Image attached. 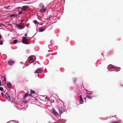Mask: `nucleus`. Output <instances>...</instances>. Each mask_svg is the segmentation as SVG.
I'll return each mask as SVG.
<instances>
[{"label":"nucleus","mask_w":123,"mask_h":123,"mask_svg":"<svg viewBox=\"0 0 123 123\" xmlns=\"http://www.w3.org/2000/svg\"><path fill=\"white\" fill-rule=\"evenodd\" d=\"M107 68L110 71H111V70H110V69L112 68L115 69V70L116 71H119L120 69V68L119 67H116V68H114L112 67V65H110L108 66Z\"/></svg>","instance_id":"f257e3e1"},{"label":"nucleus","mask_w":123,"mask_h":123,"mask_svg":"<svg viewBox=\"0 0 123 123\" xmlns=\"http://www.w3.org/2000/svg\"><path fill=\"white\" fill-rule=\"evenodd\" d=\"M16 26L19 29L21 30L24 29L25 26L23 23H20L19 24H16Z\"/></svg>","instance_id":"f03ea898"},{"label":"nucleus","mask_w":123,"mask_h":123,"mask_svg":"<svg viewBox=\"0 0 123 123\" xmlns=\"http://www.w3.org/2000/svg\"><path fill=\"white\" fill-rule=\"evenodd\" d=\"M22 42L24 44H28V41L25 37H22Z\"/></svg>","instance_id":"7ed1b4c3"},{"label":"nucleus","mask_w":123,"mask_h":123,"mask_svg":"<svg viewBox=\"0 0 123 123\" xmlns=\"http://www.w3.org/2000/svg\"><path fill=\"white\" fill-rule=\"evenodd\" d=\"M43 71L42 69L41 68H40L36 70L35 73H39L42 72Z\"/></svg>","instance_id":"20e7f679"},{"label":"nucleus","mask_w":123,"mask_h":123,"mask_svg":"<svg viewBox=\"0 0 123 123\" xmlns=\"http://www.w3.org/2000/svg\"><path fill=\"white\" fill-rule=\"evenodd\" d=\"M86 95L87 97L89 98H91V97H93V95H92V93H87L86 94Z\"/></svg>","instance_id":"39448f33"},{"label":"nucleus","mask_w":123,"mask_h":123,"mask_svg":"<svg viewBox=\"0 0 123 123\" xmlns=\"http://www.w3.org/2000/svg\"><path fill=\"white\" fill-rule=\"evenodd\" d=\"M59 111L60 114L61 115L63 112H64L65 110L63 109L62 107H60L59 109Z\"/></svg>","instance_id":"423d86ee"},{"label":"nucleus","mask_w":123,"mask_h":123,"mask_svg":"<svg viewBox=\"0 0 123 123\" xmlns=\"http://www.w3.org/2000/svg\"><path fill=\"white\" fill-rule=\"evenodd\" d=\"M52 112L54 115H55L56 117L57 116H58V114L57 113V112L55 111V109H53L52 110Z\"/></svg>","instance_id":"0eeeda50"},{"label":"nucleus","mask_w":123,"mask_h":123,"mask_svg":"<svg viewBox=\"0 0 123 123\" xmlns=\"http://www.w3.org/2000/svg\"><path fill=\"white\" fill-rule=\"evenodd\" d=\"M28 6H23L21 8V10L23 11H25L26 10L28 9Z\"/></svg>","instance_id":"6e6552de"},{"label":"nucleus","mask_w":123,"mask_h":123,"mask_svg":"<svg viewBox=\"0 0 123 123\" xmlns=\"http://www.w3.org/2000/svg\"><path fill=\"white\" fill-rule=\"evenodd\" d=\"M35 57L34 56H32L30 58V62L31 63H33L35 61Z\"/></svg>","instance_id":"1a4fd4ad"},{"label":"nucleus","mask_w":123,"mask_h":123,"mask_svg":"<svg viewBox=\"0 0 123 123\" xmlns=\"http://www.w3.org/2000/svg\"><path fill=\"white\" fill-rule=\"evenodd\" d=\"M5 96L7 99L8 100H10V96L8 95L7 93H6L5 94Z\"/></svg>","instance_id":"9d476101"},{"label":"nucleus","mask_w":123,"mask_h":123,"mask_svg":"<svg viewBox=\"0 0 123 123\" xmlns=\"http://www.w3.org/2000/svg\"><path fill=\"white\" fill-rule=\"evenodd\" d=\"M79 97L80 98V102L81 104H83V101L82 99V98L81 95H80L79 96Z\"/></svg>","instance_id":"9b49d317"},{"label":"nucleus","mask_w":123,"mask_h":123,"mask_svg":"<svg viewBox=\"0 0 123 123\" xmlns=\"http://www.w3.org/2000/svg\"><path fill=\"white\" fill-rule=\"evenodd\" d=\"M47 10L46 8H43L42 9H41L40 10V12H43L46 11Z\"/></svg>","instance_id":"f8f14e48"},{"label":"nucleus","mask_w":123,"mask_h":123,"mask_svg":"<svg viewBox=\"0 0 123 123\" xmlns=\"http://www.w3.org/2000/svg\"><path fill=\"white\" fill-rule=\"evenodd\" d=\"M7 86L9 88L11 89L12 88V84L11 83H7Z\"/></svg>","instance_id":"ddd939ff"},{"label":"nucleus","mask_w":123,"mask_h":123,"mask_svg":"<svg viewBox=\"0 0 123 123\" xmlns=\"http://www.w3.org/2000/svg\"><path fill=\"white\" fill-rule=\"evenodd\" d=\"M10 17H16L17 16V14L16 13H14V14L9 15Z\"/></svg>","instance_id":"4468645a"},{"label":"nucleus","mask_w":123,"mask_h":123,"mask_svg":"<svg viewBox=\"0 0 123 123\" xmlns=\"http://www.w3.org/2000/svg\"><path fill=\"white\" fill-rule=\"evenodd\" d=\"M14 62L12 61H9L8 62V63L9 65H12L14 63Z\"/></svg>","instance_id":"2eb2a0df"},{"label":"nucleus","mask_w":123,"mask_h":123,"mask_svg":"<svg viewBox=\"0 0 123 123\" xmlns=\"http://www.w3.org/2000/svg\"><path fill=\"white\" fill-rule=\"evenodd\" d=\"M65 122V121L64 120V122H63V120L62 119V120H60L58 121L59 123H64Z\"/></svg>","instance_id":"dca6fc26"},{"label":"nucleus","mask_w":123,"mask_h":123,"mask_svg":"<svg viewBox=\"0 0 123 123\" xmlns=\"http://www.w3.org/2000/svg\"><path fill=\"white\" fill-rule=\"evenodd\" d=\"M40 7L41 8H44V6L43 3H41L39 5Z\"/></svg>","instance_id":"f3484780"},{"label":"nucleus","mask_w":123,"mask_h":123,"mask_svg":"<svg viewBox=\"0 0 123 123\" xmlns=\"http://www.w3.org/2000/svg\"><path fill=\"white\" fill-rule=\"evenodd\" d=\"M33 23L35 24H38L39 22H38L36 20H35L33 21Z\"/></svg>","instance_id":"a211bd4d"},{"label":"nucleus","mask_w":123,"mask_h":123,"mask_svg":"<svg viewBox=\"0 0 123 123\" xmlns=\"http://www.w3.org/2000/svg\"><path fill=\"white\" fill-rule=\"evenodd\" d=\"M39 29V31L41 32H42L44 31V29L42 28H40Z\"/></svg>","instance_id":"6ab92c4d"},{"label":"nucleus","mask_w":123,"mask_h":123,"mask_svg":"<svg viewBox=\"0 0 123 123\" xmlns=\"http://www.w3.org/2000/svg\"><path fill=\"white\" fill-rule=\"evenodd\" d=\"M5 9H11L10 7V6L6 7L5 8Z\"/></svg>","instance_id":"aec40b11"},{"label":"nucleus","mask_w":123,"mask_h":123,"mask_svg":"<svg viewBox=\"0 0 123 123\" xmlns=\"http://www.w3.org/2000/svg\"><path fill=\"white\" fill-rule=\"evenodd\" d=\"M35 93V91H33V90H31V94H32L33 93Z\"/></svg>","instance_id":"412c9836"},{"label":"nucleus","mask_w":123,"mask_h":123,"mask_svg":"<svg viewBox=\"0 0 123 123\" xmlns=\"http://www.w3.org/2000/svg\"><path fill=\"white\" fill-rule=\"evenodd\" d=\"M10 123H17L15 121H10Z\"/></svg>","instance_id":"4be33fe9"},{"label":"nucleus","mask_w":123,"mask_h":123,"mask_svg":"<svg viewBox=\"0 0 123 123\" xmlns=\"http://www.w3.org/2000/svg\"><path fill=\"white\" fill-rule=\"evenodd\" d=\"M18 42V40L17 39L14 40L13 41V43L15 44L16 43Z\"/></svg>","instance_id":"5701e85b"},{"label":"nucleus","mask_w":123,"mask_h":123,"mask_svg":"<svg viewBox=\"0 0 123 123\" xmlns=\"http://www.w3.org/2000/svg\"><path fill=\"white\" fill-rule=\"evenodd\" d=\"M108 119V117H105L104 118H103V117H102L101 119L102 120H107Z\"/></svg>","instance_id":"b1692460"},{"label":"nucleus","mask_w":123,"mask_h":123,"mask_svg":"<svg viewBox=\"0 0 123 123\" xmlns=\"http://www.w3.org/2000/svg\"><path fill=\"white\" fill-rule=\"evenodd\" d=\"M0 90L1 91H4V89L2 87H0Z\"/></svg>","instance_id":"393cba45"},{"label":"nucleus","mask_w":123,"mask_h":123,"mask_svg":"<svg viewBox=\"0 0 123 123\" xmlns=\"http://www.w3.org/2000/svg\"><path fill=\"white\" fill-rule=\"evenodd\" d=\"M23 11H21L19 12L18 13V14L19 15H21V14H22V13H23Z\"/></svg>","instance_id":"a878e982"},{"label":"nucleus","mask_w":123,"mask_h":123,"mask_svg":"<svg viewBox=\"0 0 123 123\" xmlns=\"http://www.w3.org/2000/svg\"><path fill=\"white\" fill-rule=\"evenodd\" d=\"M28 95V94L26 93L25 94L24 97L25 98V97H27Z\"/></svg>","instance_id":"bb28decb"},{"label":"nucleus","mask_w":123,"mask_h":123,"mask_svg":"<svg viewBox=\"0 0 123 123\" xmlns=\"http://www.w3.org/2000/svg\"><path fill=\"white\" fill-rule=\"evenodd\" d=\"M3 42L2 41L0 40V44L2 45V44H3Z\"/></svg>","instance_id":"cd10ccee"},{"label":"nucleus","mask_w":123,"mask_h":123,"mask_svg":"<svg viewBox=\"0 0 123 123\" xmlns=\"http://www.w3.org/2000/svg\"><path fill=\"white\" fill-rule=\"evenodd\" d=\"M2 26H5V25L3 24H1L0 25V26L1 27H2Z\"/></svg>","instance_id":"c85d7f7f"},{"label":"nucleus","mask_w":123,"mask_h":123,"mask_svg":"<svg viewBox=\"0 0 123 123\" xmlns=\"http://www.w3.org/2000/svg\"><path fill=\"white\" fill-rule=\"evenodd\" d=\"M38 18L39 20H41L42 19V18L39 16H38Z\"/></svg>","instance_id":"c756f323"},{"label":"nucleus","mask_w":123,"mask_h":123,"mask_svg":"<svg viewBox=\"0 0 123 123\" xmlns=\"http://www.w3.org/2000/svg\"><path fill=\"white\" fill-rule=\"evenodd\" d=\"M76 79L75 78H74L73 79V81L74 83H75L76 81Z\"/></svg>","instance_id":"7c9ffc66"},{"label":"nucleus","mask_w":123,"mask_h":123,"mask_svg":"<svg viewBox=\"0 0 123 123\" xmlns=\"http://www.w3.org/2000/svg\"><path fill=\"white\" fill-rule=\"evenodd\" d=\"M1 95L3 97H4L5 96V95H4V94H3V92H2L1 93Z\"/></svg>","instance_id":"2f4dec72"},{"label":"nucleus","mask_w":123,"mask_h":123,"mask_svg":"<svg viewBox=\"0 0 123 123\" xmlns=\"http://www.w3.org/2000/svg\"><path fill=\"white\" fill-rule=\"evenodd\" d=\"M3 81H5V83L6 82V78L5 77L4 78Z\"/></svg>","instance_id":"473e14b6"},{"label":"nucleus","mask_w":123,"mask_h":123,"mask_svg":"<svg viewBox=\"0 0 123 123\" xmlns=\"http://www.w3.org/2000/svg\"><path fill=\"white\" fill-rule=\"evenodd\" d=\"M119 122V121H114L112 122V123H118Z\"/></svg>","instance_id":"72a5a7b5"},{"label":"nucleus","mask_w":123,"mask_h":123,"mask_svg":"<svg viewBox=\"0 0 123 123\" xmlns=\"http://www.w3.org/2000/svg\"><path fill=\"white\" fill-rule=\"evenodd\" d=\"M38 24H39L40 25H42L43 24V23H39Z\"/></svg>","instance_id":"f704fd0d"},{"label":"nucleus","mask_w":123,"mask_h":123,"mask_svg":"<svg viewBox=\"0 0 123 123\" xmlns=\"http://www.w3.org/2000/svg\"><path fill=\"white\" fill-rule=\"evenodd\" d=\"M20 8H21V7H17V9H20Z\"/></svg>","instance_id":"c9c22d12"},{"label":"nucleus","mask_w":123,"mask_h":123,"mask_svg":"<svg viewBox=\"0 0 123 123\" xmlns=\"http://www.w3.org/2000/svg\"><path fill=\"white\" fill-rule=\"evenodd\" d=\"M1 38H2V37H1V35L0 34V39H1Z\"/></svg>","instance_id":"e433bc0d"},{"label":"nucleus","mask_w":123,"mask_h":123,"mask_svg":"<svg viewBox=\"0 0 123 123\" xmlns=\"http://www.w3.org/2000/svg\"><path fill=\"white\" fill-rule=\"evenodd\" d=\"M27 36V34L26 33L25 34V36Z\"/></svg>","instance_id":"4c0bfd02"},{"label":"nucleus","mask_w":123,"mask_h":123,"mask_svg":"<svg viewBox=\"0 0 123 123\" xmlns=\"http://www.w3.org/2000/svg\"><path fill=\"white\" fill-rule=\"evenodd\" d=\"M70 89L71 88V90L73 89V87H70Z\"/></svg>","instance_id":"58836bf2"},{"label":"nucleus","mask_w":123,"mask_h":123,"mask_svg":"<svg viewBox=\"0 0 123 123\" xmlns=\"http://www.w3.org/2000/svg\"><path fill=\"white\" fill-rule=\"evenodd\" d=\"M0 86H1V82L0 81Z\"/></svg>","instance_id":"ea45409f"},{"label":"nucleus","mask_w":123,"mask_h":123,"mask_svg":"<svg viewBox=\"0 0 123 123\" xmlns=\"http://www.w3.org/2000/svg\"><path fill=\"white\" fill-rule=\"evenodd\" d=\"M29 93V92H27L26 94H28V95Z\"/></svg>","instance_id":"a19ab883"},{"label":"nucleus","mask_w":123,"mask_h":123,"mask_svg":"<svg viewBox=\"0 0 123 123\" xmlns=\"http://www.w3.org/2000/svg\"><path fill=\"white\" fill-rule=\"evenodd\" d=\"M31 94L30 93V94H28V95H29V96H31Z\"/></svg>","instance_id":"79ce46f5"},{"label":"nucleus","mask_w":123,"mask_h":123,"mask_svg":"<svg viewBox=\"0 0 123 123\" xmlns=\"http://www.w3.org/2000/svg\"><path fill=\"white\" fill-rule=\"evenodd\" d=\"M24 21V20H22L21 21V23H22V22H23Z\"/></svg>","instance_id":"37998d69"},{"label":"nucleus","mask_w":123,"mask_h":123,"mask_svg":"<svg viewBox=\"0 0 123 123\" xmlns=\"http://www.w3.org/2000/svg\"><path fill=\"white\" fill-rule=\"evenodd\" d=\"M86 98H84V99H86Z\"/></svg>","instance_id":"c03bdc74"}]
</instances>
